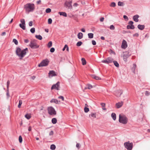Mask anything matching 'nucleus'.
Masks as SVG:
<instances>
[{"label": "nucleus", "mask_w": 150, "mask_h": 150, "mask_svg": "<svg viewBox=\"0 0 150 150\" xmlns=\"http://www.w3.org/2000/svg\"><path fill=\"white\" fill-rule=\"evenodd\" d=\"M28 51V49L27 48L21 51V48L17 47L16 50V54L20 57V59H21L25 55L26 51Z\"/></svg>", "instance_id": "nucleus-1"}, {"label": "nucleus", "mask_w": 150, "mask_h": 150, "mask_svg": "<svg viewBox=\"0 0 150 150\" xmlns=\"http://www.w3.org/2000/svg\"><path fill=\"white\" fill-rule=\"evenodd\" d=\"M24 8L26 12L29 13L33 11L35 8V5L33 4L28 3L24 6Z\"/></svg>", "instance_id": "nucleus-2"}, {"label": "nucleus", "mask_w": 150, "mask_h": 150, "mask_svg": "<svg viewBox=\"0 0 150 150\" xmlns=\"http://www.w3.org/2000/svg\"><path fill=\"white\" fill-rule=\"evenodd\" d=\"M119 122L120 123L124 124L127 123L128 121L127 118L124 115H121L120 114L119 115Z\"/></svg>", "instance_id": "nucleus-3"}, {"label": "nucleus", "mask_w": 150, "mask_h": 150, "mask_svg": "<svg viewBox=\"0 0 150 150\" xmlns=\"http://www.w3.org/2000/svg\"><path fill=\"white\" fill-rule=\"evenodd\" d=\"M48 113L50 115H55L56 114V112L54 109L52 107H49L47 108Z\"/></svg>", "instance_id": "nucleus-4"}, {"label": "nucleus", "mask_w": 150, "mask_h": 150, "mask_svg": "<svg viewBox=\"0 0 150 150\" xmlns=\"http://www.w3.org/2000/svg\"><path fill=\"white\" fill-rule=\"evenodd\" d=\"M133 144L132 143H129V141L125 142L124 146L127 150H132L133 148Z\"/></svg>", "instance_id": "nucleus-5"}, {"label": "nucleus", "mask_w": 150, "mask_h": 150, "mask_svg": "<svg viewBox=\"0 0 150 150\" xmlns=\"http://www.w3.org/2000/svg\"><path fill=\"white\" fill-rule=\"evenodd\" d=\"M49 61L48 59H45L42 60V61L39 64L38 66L39 67H42L43 66H46L49 64Z\"/></svg>", "instance_id": "nucleus-6"}, {"label": "nucleus", "mask_w": 150, "mask_h": 150, "mask_svg": "<svg viewBox=\"0 0 150 150\" xmlns=\"http://www.w3.org/2000/svg\"><path fill=\"white\" fill-rule=\"evenodd\" d=\"M113 59L111 57H108L107 58L105 59L102 60L101 62L104 63L109 64L111 63L113 61Z\"/></svg>", "instance_id": "nucleus-7"}, {"label": "nucleus", "mask_w": 150, "mask_h": 150, "mask_svg": "<svg viewBox=\"0 0 150 150\" xmlns=\"http://www.w3.org/2000/svg\"><path fill=\"white\" fill-rule=\"evenodd\" d=\"M60 82L58 81L55 84H53L51 88V90H52L54 89H56L57 90H60Z\"/></svg>", "instance_id": "nucleus-8"}, {"label": "nucleus", "mask_w": 150, "mask_h": 150, "mask_svg": "<svg viewBox=\"0 0 150 150\" xmlns=\"http://www.w3.org/2000/svg\"><path fill=\"white\" fill-rule=\"evenodd\" d=\"M29 45L31 48L32 49H36L38 48L39 46L36 42L34 41H31Z\"/></svg>", "instance_id": "nucleus-9"}, {"label": "nucleus", "mask_w": 150, "mask_h": 150, "mask_svg": "<svg viewBox=\"0 0 150 150\" xmlns=\"http://www.w3.org/2000/svg\"><path fill=\"white\" fill-rule=\"evenodd\" d=\"M130 55L129 54V52L128 51H126L124 52V54L123 56V59L124 61L126 62L127 61V59L129 57Z\"/></svg>", "instance_id": "nucleus-10"}, {"label": "nucleus", "mask_w": 150, "mask_h": 150, "mask_svg": "<svg viewBox=\"0 0 150 150\" xmlns=\"http://www.w3.org/2000/svg\"><path fill=\"white\" fill-rule=\"evenodd\" d=\"M72 1H70V2L66 1L65 3V6L66 8H68L69 9H71L72 8Z\"/></svg>", "instance_id": "nucleus-11"}, {"label": "nucleus", "mask_w": 150, "mask_h": 150, "mask_svg": "<svg viewBox=\"0 0 150 150\" xmlns=\"http://www.w3.org/2000/svg\"><path fill=\"white\" fill-rule=\"evenodd\" d=\"M127 45L126 41L125 40H123L121 45L122 48L125 49L127 48Z\"/></svg>", "instance_id": "nucleus-12"}, {"label": "nucleus", "mask_w": 150, "mask_h": 150, "mask_svg": "<svg viewBox=\"0 0 150 150\" xmlns=\"http://www.w3.org/2000/svg\"><path fill=\"white\" fill-rule=\"evenodd\" d=\"M49 76L53 77L56 76L57 75L56 74L55 72L53 70L50 71L48 73Z\"/></svg>", "instance_id": "nucleus-13"}, {"label": "nucleus", "mask_w": 150, "mask_h": 150, "mask_svg": "<svg viewBox=\"0 0 150 150\" xmlns=\"http://www.w3.org/2000/svg\"><path fill=\"white\" fill-rule=\"evenodd\" d=\"M123 102L121 101V102H119L116 104L117 108H120L123 105Z\"/></svg>", "instance_id": "nucleus-14"}, {"label": "nucleus", "mask_w": 150, "mask_h": 150, "mask_svg": "<svg viewBox=\"0 0 150 150\" xmlns=\"http://www.w3.org/2000/svg\"><path fill=\"white\" fill-rule=\"evenodd\" d=\"M50 102L51 103H54L57 104H59L60 103V101H58L56 99H52L50 101Z\"/></svg>", "instance_id": "nucleus-15"}, {"label": "nucleus", "mask_w": 150, "mask_h": 150, "mask_svg": "<svg viewBox=\"0 0 150 150\" xmlns=\"http://www.w3.org/2000/svg\"><path fill=\"white\" fill-rule=\"evenodd\" d=\"M139 17V16L138 15H136L133 16V19L135 22H138L139 21L138 18Z\"/></svg>", "instance_id": "nucleus-16"}, {"label": "nucleus", "mask_w": 150, "mask_h": 150, "mask_svg": "<svg viewBox=\"0 0 150 150\" xmlns=\"http://www.w3.org/2000/svg\"><path fill=\"white\" fill-rule=\"evenodd\" d=\"M91 77L92 78H93L96 80H100L101 79V78L100 77H99V76H96V75L95 74H93V75H91Z\"/></svg>", "instance_id": "nucleus-17"}, {"label": "nucleus", "mask_w": 150, "mask_h": 150, "mask_svg": "<svg viewBox=\"0 0 150 150\" xmlns=\"http://www.w3.org/2000/svg\"><path fill=\"white\" fill-rule=\"evenodd\" d=\"M144 25H138L137 26V27L139 29L142 30L144 28Z\"/></svg>", "instance_id": "nucleus-18"}, {"label": "nucleus", "mask_w": 150, "mask_h": 150, "mask_svg": "<svg viewBox=\"0 0 150 150\" xmlns=\"http://www.w3.org/2000/svg\"><path fill=\"white\" fill-rule=\"evenodd\" d=\"M134 25H128L127 26V29H133L134 28Z\"/></svg>", "instance_id": "nucleus-19"}, {"label": "nucleus", "mask_w": 150, "mask_h": 150, "mask_svg": "<svg viewBox=\"0 0 150 150\" xmlns=\"http://www.w3.org/2000/svg\"><path fill=\"white\" fill-rule=\"evenodd\" d=\"M111 117L112 119L115 120L116 119V115L115 113H112L111 115Z\"/></svg>", "instance_id": "nucleus-20"}, {"label": "nucleus", "mask_w": 150, "mask_h": 150, "mask_svg": "<svg viewBox=\"0 0 150 150\" xmlns=\"http://www.w3.org/2000/svg\"><path fill=\"white\" fill-rule=\"evenodd\" d=\"M77 36H78V38L79 39H81L83 38V34L82 33H79L78 34Z\"/></svg>", "instance_id": "nucleus-21"}, {"label": "nucleus", "mask_w": 150, "mask_h": 150, "mask_svg": "<svg viewBox=\"0 0 150 150\" xmlns=\"http://www.w3.org/2000/svg\"><path fill=\"white\" fill-rule=\"evenodd\" d=\"M25 117L28 120L30 119L31 117V115L30 114H26L25 115Z\"/></svg>", "instance_id": "nucleus-22"}, {"label": "nucleus", "mask_w": 150, "mask_h": 150, "mask_svg": "<svg viewBox=\"0 0 150 150\" xmlns=\"http://www.w3.org/2000/svg\"><path fill=\"white\" fill-rule=\"evenodd\" d=\"M122 94V93H120V91H117L115 93V95L117 97H120L121 96V95Z\"/></svg>", "instance_id": "nucleus-23"}, {"label": "nucleus", "mask_w": 150, "mask_h": 150, "mask_svg": "<svg viewBox=\"0 0 150 150\" xmlns=\"http://www.w3.org/2000/svg\"><path fill=\"white\" fill-rule=\"evenodd\" d=\"M114 64V65L117 67H118L119 65L117 62L116 61H114L112 62Z\"/></svg>", "instance_id": "nucleus-24"}, {"label": "nucleus", "mask_w": 150, "mask_h": 150, "mask_svg": "<svg viewBox=\"0 0 150 150\" xmlns=\"http://www.w3.org/2000/svg\"><path fill=\"white\" fill-rule=\"evenodd\" d=\"M59 13L60 15L63 16L64 17H67V13L65 12H59Z\"/></svg>", "instance_id": "nucleus-25"}, {"label": "nucleus", "mask_w": 150, "mask_h": 150, "mask_svg": "<svg viewBox=\"0 0 150 150\" xmlns=\"http://www.w3.org/2000/svg\"><path fill=\"white\" fill-rule=\"evenodd\" d=\"M93 87L90 84H88L86 85V87H85V89H90L92 88Z\"/></svg>", "instance_id": "nucleus-26"}, {"label": "nucleus", "mask_w": 150, "mask_h": 150, "mask_svg": "<svg viewBox=\"0 0 150 150\" xmlns=\"http://www.w3.org/2000/svg\"><path fill=\"white\" fill-rule=\"evenodd\" d=\"M25 24H19L20 27L23 29L25 30Z\"/></svg>", "instance_id": "nucleus-27"}, {"label": "nucleus", "mask_w": 150, "mask_h": 150, "mask_svg": "<svg viewBox=\"0 0 150 150\" xmlns=\"http://www.w3.org/2000/svg\"><path fill=\"white\" fill-rule=\"evenodd\" d=\"M52 122L53 124H55L57 122V119L55 118H54L52 119Z\"/></svg>", "instance_id": "nucleus-28"}, {"label": "nucleus", "mask_w": 150, "mask_h": 150, "mask_svg": "<svg viewBox=\"0 0 150 150\" xmlns=\"http://www.w3.org/2000/svg\"><path fill=\"white\" fill-rule=\"evenodd\" d=\"M82 63L83 65H85L86 64V61L84 58L81 59Z\"/></svg>", "instance_id": "nucleus-29"}, {"label": "nucleus", "mask_w": 150, "mask_h": 150, "mask_svg": "<svg viewBox=\"0 0 150 150\" xmlns=\"http://www.w3.org/2000/svg\"><path fill=\"white\" fill-rule=\"evenodd\" d=\"M88 36L89 38H92L93 37V34L92 33H89L88 34Z\"/></svg>", "instance_id": "nucleus-30"}, {"label": "nucleus", "mask_w": 150, "mask_h": 150, "mask_svg": "<svg viewBox=\"0 0 150 150\" xmlns=\"http://www.w3.org/2000/svg\"><path fill=\"white\" fill-rule=\"evenodd\" d=\"M35 37L37 39L39 40H41L42 39V37L40 35H36Z\"/></svg>", "instance_id": "nucleus-31"}, {"label": "nucleus", "mask_w": 150, "mask_h": 150, "mask_svg": "<svg viewBox=\"0 0 150 150\" xmlns=\"http://www.w3.org/2000/svg\"><path fill=\"white\" fill-rule=\"evenodd\" d=\"M56 148V146L55 145L52 144L50 146V149L52 150H54Z\"/></svg>", "instance_id": "nucleus-32"}, {"label": "nucleus", "mask_w": 150, "mask_h": 150, "mask_svg": "<svg viewBox=\"0 0 150 150\" xmlns=\"http://www.w3.org/2000/svg\"><path fill=\"white\" fill-rule=\"evenodd\" d=\"M90 116L93 118H95L96 117V115L95 113H92L89 115Z\"/></svg>", "instance_id": "nucleus-33"}, {"label": "nucleus", "mask_w": 150, "mask_h": 150, "mask_svg": "<svg viewBox=\"0 0 150 150\" xmlns=\"http://www.w3.org/2000/svg\"><path fill=\"white\" fill-rule=\"evenodd\" d=\"M22 100H19V104L18 105V108H21V104H22Z\"/></svg>", "instance_id": "nucleus-34"}, {"label": "nucleus", "mask_w": 150, "mask_h": 150, "mask_svg": "<svg viewBox=\"0 0 150 150\" xmlns=\"http://www.w3.org/2000/svg\"><path fill=\"white\" fill-rule=\"evenodd\" d=\"M52 45V41H50L49 42L48 44H47V46L48 47L50 48V47Z\"/></svg>", "instance_id": "nucleus-35"}, {"label": "nucleus", "mask_w": 150, "mask_h": 150, "mask_svg": "<svg viewBox=\"0 0 150 150\" xmlns=\"http://www.w3.org/2000/svg\"><path fill=\"white\" fill-rule=\"evenodd\" d=\"M35 30L34 28H31L30 30V32L32 33H34L35 32Z\"/></svg>", "instance_id": "nucleus-36"}, {"label": "nucleus", "mask_w": 150, "mask_h": 150, "mask_svg": "<svg viewBox=\"0 0 150 150\" xmlns=\"http://www.w3.org/2000/svg\"><path fill=\"white\" fill-rule=\"evenodd\" d=\"M118 5L120 6H123L124 3L122 2L119 1L118 3Z\"/></svg>", "instance_id": "nucleus-37"}, {"label": "nucleus", "mask_w": 150, "mask_h": 150, "mask_svg": "<svg viewBox=\"0 0 150 150\" xmlns=\"http://www.w3.org/2000/svg\"><path fill=\"white\" fill-rule=\"evenodd\" d=\"M82 44V42L81 41H79L77 42L76 43V46H80Z\"/></svg>", "instance_id": "nucleus-38"}, {"label": "nucleus", "mask_w": 150, "mask_h": 150, "mask_svg": "<svg viewBox=\"0 0 150 150\" xmlns=\"http://www.w3.org/2000/svg\"><path fill=\"white\" fill-rule=\"evenodd\" d=\"M84 112L87 113L89 111V109L88 108L86 107L84 108Z\"/></svg>", "instance_id": "nucleus-39"}, {"label": "nucleus", "mask_w": 150, "mask_h": 150, "mask_svg": "<svg viewBox=\"0 0 150 150\" xmlns=\"http://www.w3.org/2000/svg\"><path fill=\"white\" fill-rule=\"evenodd\" d=\"M136 66V64H133V67L132 69V71H133V72L134 73H135L134 71H135V69Z\"/></svg>", "instance_id": "nucleus-40"}, {"label": "nucleus", "mask_w": 150, "mask_h": 150, "mask_svg": "<svg viewBox=\"0 0 150 150\" xmlns=\"http://www.w3.org/2000/svg\"><path fill=\"white\" fill-rule=\"evenodd\" d=\"M10 84V81L9 80H8L7 82V90H8L9 86Z\"/></svg>", "instance_id": "nucleus-41"}, {"label": "nucleus", "mask_w": 150, "mask_h": 150, "mask_svg": "<svg viewBox=\"0 0 150 150\" xmlns=\"http://www.w3.org/2000/svg\"><path fill=\"white\" fill-rule=\"evenodd\" d=\"M115 6L116 4L114 2H112L110 5V6L112 7H115Z\"/></svg>", "instance_id": "nucleus-42"}, {"label": "nucleus", "mask_w": 150, "mask_h": 150, "mask_svg": "<svg viewBox=\"0 0 150 150\" xmlns=\"http://www.w3.org/2000/svg\"><path fill=\"white\" fill-rule=\"evenodd\" d=\"M19 141L20 143H21L22 142V138L21 136H19Z\"/></svg>", "instance_id": "nucleus-43"}, {"label": "nucleus", "mask_w": 150, "mask_h": 150, "mask_svg": "<svg viewBox=\"0 0 150 150\" xmlns=\"http://www.w3.org/2000/svg\"><path fill=\"white\" fill-rule=\"evenodd\" d=\"M13 41L14 42L16 45H17L18 44V42L17 40L15 39H13Z\"/></svg>", "instance_id": "nucleus-44"}, {"label": "nucleus", "mask_w": 150, "mask_h": 150, "mask_svg": "<svg viewBox=\"0 0 150 150\" xmlns=\"http://www.w3.org/2000/svg\"><path fill=\"white\" fill-rule=\"evenodd\" d=\"M110 30H113L115 29V26L113 25H111L110 27Z\"/></svg>", "instance_id": "nucleus-45"}, {"label": "nucleus", "mask_w": 150, "mask_h": 150, "mask_svg": "<svg viewBox=\"0 0 150 150\" xmlns=\"http://www.w3.org/2000/svg\"><path fill=\"white\" fill-rule=\"evenodd\" d=\"M52 19L50 18L48 19V23L49 24H50L52 23Z\"/></svg>", "instance_id": "nucleus-46"}, {"label": "nucleus", "mask_w": 150, "mask_h": 150, "mask_svg": "<svg viewBox=\"0 0 150 150\" xmlns=\"http://www.w3.org/2000/svg\"><path fill=\"white\" fill-rule=\"evenodd\" d=\"M51 9L50 8H47L46 10V12L47 13H49L51 12Z\"/></svg>", "instance_id": "nucleus-47"}, {"label": "nucleus", "mask_w": 150, "mask_h": 150, "mask_svg": "<svg viewBox=\"0 0 150 150\" xmlns=\"http://www.w3.org/2000/svg\"><path fill=\"white\" fill-rule=\"evenodd\" d=\"M150 94V92L147 91H146L145 92V95L146 96H148Z\"/></svg>", "instance_id": "nucleus-48"}, {"label": "nucleus", "mask_w": 150, "mask_h": 150, "mask_svg": "<svg viewBox=\"0 0 150 150\" xmlns=\"http://www.w3.org/2000/svg\"><path fill=\"white\" fill-rule=\"evenodd\" d=\"M20 21L21 23V24H25V20L24 19H21Z\"/></svg>", "instance_id": "nucleus-49"}, {"label": "nucleus", "mask_w": 150, "mask_h": 150, "mask_svg": "<svg viewBox=\"0 0 150 150\" xmlns=\"http://www.w3.org/2000/svg\"><path fill=\"white\" fill-rule=\"evenodd\" d=\"M58 98L61 99L62 101H64V97L62 96H59L58 97Z\"/></svg>", "instance_id": "nucleus-50"}, {"label": "nucleus", "mask_w": 150, "mask_h": 150, "mask_svg": "<svg viewBox=\"0 0 150 150\" xmlns=\"http://www.w3.org/2000/svg\"><path fill=\"white\" fill-rule=\"evenodd\" d=\"M54 134L53 131L52 130L49 133V135L50 136H52Z\"/></svg>", "instance_id": "nucleus-51"}, {"label": "nucleus", "mask_w": 150, "mask_h": 150, "mask_svg": "<svg viewBox=\"0 0 150 150\" xmlns=\"http://www.w3.org/2000/svg\"><path fill=\"white\" fill-rule=\"evenodd\" d=\"M54 50H55L54 48L53 47H52L51 48V49L50 50V52H51L53 53V52H54Z\"/></svg>", "instance_id": "nucleus-52"}, {"label": "nucleus", "mask_w": 150, "mask_h": 150, "mask_svg": "<svg viewBox=\"0 0 150 150\" xmlns=\"http://www.w3.org/2000/svg\"><path fill=\"white\" fill-rule=\"evenodd\" d=\"M92 44L93 45H95L96 44V42L94 40H92Z\"/></svg>", "instance_id": "nucleus-53"}, {"label": "nucleus", "mask_w": 150, "mask_h": 150, "mask_svg": "<svg viewBox=\"0 0 150 150\" xmlns=\"http://www.w3.org/2000/svg\"><path fill=\"white\" fill-rule=\"evenodd\" d=\"M133 21H129L128 23L129 25H133Z\"/></svg>", "instance_id": "nucleus-54"}, {"label": "nucleus", "mask_w": 150, "mask_h": 150, "mask_svg": "<svg viewBox=\"0 0 150 150\" xmlns=\"http://www.w3.org/2000/svg\"><path fill=\"white\" fill-rule=\"evenodd\" d=\"M33 25V21H30L29 23V25L30 26H31Z\"/></svg>", "instance_id": "nucleus-55"}, {"label": "nucleus", "mask_w": 150, "mask_h": 150, "mask_svg": "<svg viewBox=\"0 0 150 150\" xmlns=\"http://www.w3.org/2000/svg\"><path fill=\"white\" fill-rule=\"evenodd\" d=\"M123 18L126 20H128V17L126 15H124L123 16Z\"/></svg>", "instance_id": "nucleus-56"}, {"label": "nucleus", "mask_w": 150, "mask_h": 150, "mask_svg": "<svg viewBox=\"0 0 150 150\" xmlns=\"http://www.w3.org/2000/svg\"><path fill=\"white\" fill-rule=\"evenodd\" d=\"M133 37H137L139 36V34L138 33H136L133 35Z\"/></svg>", "instance_id": "nucleus-57"}, {"label": "nucleus", "mask_w": 150, "mask_h": 150, "mask_svg": "<svg viewBox=\"0 0 150 150\" xmlns=\"http://www.w3.org/2000/svg\"><path fill=\"white\" fill-rule=\"evenodd\" d=\"M76 146L77 148H78V149H79L80 148L79 144L78 143H77L76 144Z\"/></svg>", "instance_id": "nucleus-58"}, {"label": "nucleus", "mask_w": 150, "mask_h": 150, "mask_svg": "<svg viewBox=\"0 0 150 150\" xmlns=\"http://www.w3.org/2000/svg\"><path fill=\"white\" fill-rule=\"evenodd\" d=\"M101 105L103 107H105V104L104 103H101Z\"/></svg>", "instance_id": "nucleus-59"}, {"label": "nucleus", "mask_w": 150, "mask_h": 150, "mask_svg": "<svg viewBox=\"0 0 150 150\" xmlns=\"http://www.w3.org/2000/svg\"><path fill=\"white\" fill-rule=\"evenodd\" d=\"M67 45H65L64 46V48H63V49H62V50L63 51H64L65 50V49L67 48Z\"/></svg>", "instance_id": "nucleus-60"}, {"label": "nucleus", "mask_w": 150, "mask_h": 150, "mask_svg": "<svg viewBox=\"0 0 150 150\" xmlns=\"http://www.w3.org/2000/svg\"><path fill=\"white\" fill-rule=\"evenodd\" d=\"M41 3V1L40 0H39L38 1H37L36 2L37 4H40Z\"/></svg>", "instance_id": "nucleus-61"}, {"label": "nucleus", "mask_w": 150, "mask_h": 150, "mask_svg": "<svg viewBox=\"0 0 150 150\" xmlns=\"http://www.w3.org/2000/svg\"><path fill=\"white\" fill-rule=\"evenodd\" d=\"M24 41L26 43H27L28 42H29V40L27 39H25L24 40Z\"/></svg>", "instance_id": "nucleus-62"}, {"label": "nucleus", "mask_w": 150, "mask_h": 150, "mask_svg": "<svg viewBox=\"0 0 150 150\" xmlns=\"http://www.w3.org/2000/svg\"><path fill=\"white\" fill-rule=\"evenodd\" d=\"M104 18L103 17H102V18H101L100 19V21L101 22H103V21H104Z\"/></svg>", "instance_id": "nucleus-63"}, {"label": "nucleus", "mask_w": 150, "mask_h": 150, "mask_svg": "<svg viewBox=\"0 0 150 150\" xmlns=\"http://www.w3.org/2000/svg\"><path fill=\"white\" fill-rule=\"evenodd\" d=\"M6 95L8 97L9 96V91H8V90H7Z\"/></svg>", "instance_id": "nucleus-64"}]
</instances>
